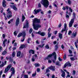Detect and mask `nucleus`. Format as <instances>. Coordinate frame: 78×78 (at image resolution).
<instances>
[{"label":"nucleus","mask_w":78,"mask_h":78,"mask_svg":"<svg viewBox=\"0 0 78 78\" xmlns=\"http://www.w3.org/2000/svg\"><path fill=\"white\" fill-rule=\"evenodd\" d=\"M40 23V19H38L37 18L33 20V26L34 30H37L39 28L41 27V26L40 24H36V23Z\"/></svg>","instance_id":"f257e3e1"},{"label":"nucleus","mask_w":78,"mask_h":78,"mask_svg":"<svg viewBox=\"0 0 78 78\" xmlns=\"http://www.w3.org/2000/svg\"><path fill=\"white\" fill-rule=\"evenodd\" d=\"M41 3L43 5L45 8H48L49 5V3L48 0H41Z\"/></svg>","instance_id":"f03ea898"},{"label":"nucleus","mask_w":78,"mask_h":78,"mask_svg":"<svg viewBox=\"0 0 78 78\" xmlns=\"http://www.w3.org/2000/svg\"><path fill=\"white\" fill-rule=\"evenodd\" d=\"M75 13L73 12V16L74 17L73 19H72L69 23V28L72 27L73 24L74 23V20H75Z\"/></svg>","instance_id":"7ed1b4c3"},{"label":"nucleus","mask_w":78,"mask_h":78,"mask_svg":"<svg viewBox=\"0 0 78 78\" xmlns=\"http://www.w3.org/2000/svg\"><path fill=\"white\" fill-rule=\"evenodd\" d=\"M41 11L42 10L41 9H37V10L35 9L33 12V14H37V13L39 12H40L41 11V14H44V13L43 12Z\"/></svg>","instance_id":"20e7f679"},{"label":"nucleus","mask_w":78,"mask_h":78,"mask_svg":"<svg viewBox=\"0 0 78 78\" xmlns=\"http://www.w3.org/2000/svg\"><path fill=\"white\" fill-rule=\"evenodd\" d=\"M53 55L54 56L55 59L56 60V53L55 52H54L51 54L49 55L46 58V59L48 60V59H49V58L51 57Z\"/></svg>","instance_id":"39448f33"},{"label":"nucleus","mask_w":78,"mask_h":78,"mask_svg":"<svg viewBox=\"0 0 78 78\" xmlns=\"http://www.w3.org/2000/svg\"><path fill=\"white\" fill-rule=\"evenodd\" d=\"M67 30H68V28L67 27V24L65 23L64 24V28H63L61 31L62 33H63V31H66L65 34H66V33H67Z\"/></svg>","instance_id":"423d86ee"},{"label":"nucleus","mask_w":78,"mask_h":78,"mask_svg":"<svg viewBox=\"0 0 78 78\" xmlns=\"http://www.w3.org/2000/svg\"><path fill=\"white\" fill-rule=\"evenodd\" d=\"M11 67H12L11 64H10L9 65H8V66H7L6 68H5L4 73H6V72H8L9 70L11 69Z\"/></svg>","instance_id":"0eeeda50"},{"label":"nucleus","mask_w":78,"mask_h":78,"mask_svg":"<svg viewBox=\"0 0 78 78\" xmlns=\"http://www.w3.org/2000/svg\"><path fill=\"white\" fill-rule=\"evenodd\" d=\"M11 70L12 71V73L11 76L9 77V78H11L12 75H13L15 73V70L14 68H11Z\"/></svg>","instance_id":"6e6552de"},{"label":"nucleus","mask_w":78,"mask_h":78,"mask_svg":"<svg viewBox=\"0 0 78 78\" xmlns=\"http://www.w3.org/2000/svg\"><path fill=\"white\" fill-rule=\"evenodd\" d=\"M20 20L19 18H17L16 22V26H18V25L19 24Z\"/></svg>","instance_id":"1a4fd4ad"},{"label":"nucleus","mask_w":78,"mask_h":78,"mask_svg":"<svg viewBox=\"0 0 78 78\" xmlns=\"http://www.w3.org/2000/svg\"><path fill=\"white\" fill-rule=\"evenodd\" d=\"M37 33V34H39L40 35H41L42 36H45V33L41 32V31H38Z\"/></svg>","instance_id":"9d476101"},{"label":"nucleus","mask_w":78,"mask_h":78,"mask_svg":"<svg viewBox=\"0 0 78 78\" xmlns=\"http://www.w3.org/2000/svg\"><path fill=\"white\" fill-rule=\"evenodd\" d=\"M55 66H51V67H49L48 69H51V70H52V71H55Z\"/></svg>","instance_id":"9b49d317"},{"label":"nucleus","mask_w":78,"mask_h":78,"mask_svg":"<svg viewBox=\"0 0 78 78\" xmlns=\"http://www.w3.org/2000/svg\"><path fill=\"white\" fill-rule=\"evenodd\" d=\"M6 62H7L6 61H5L4 63H5L3 62L2 64L1 65H0V68H2V67L4 66L5 65H6Z\"/></svg>","instance_id":"f8f14e48"},{"label":"nucleus","mask_w":78,"mask_h":78,"mask_svg":"<svg viewBox=\"0 0 78 78\" xmlns=\"http://www.w3.org/2000/svg\"><path fill=\"white\" fill-rule=\"evenodd\" d=\"M61 71L62 73L61 75L62 76V77H65V72L63 71V70H62V69L61 70Z\"/></svg>","instance_id":"ddd939ff"},{"label":"nucleus","mask_w":78,"mask_h":78,"mask_svg":"<svg viewBox=\"0 0 78 78\" xmlns=\"http://www.w3.org/2000/svg\"><path fill=\"white\" fill-rule=\"evenodd\" d=\"M10 7L15 11H17V8L14 5H10Z\"/></svg>","instance_id":"4468645a"},{"label":"nucleus","mask_w":78,"mask_h":78,"mask_svg":"<svg viewBox=\"0 0 78 78\" xmlns=\"http://www.w3.org/2000/svg\"><path fill=\"white\" fill-rule=\"evenodd\" d=\"M7 41V40H6V39H5L3 41V44H2V46H3V47H5L6 45V44H5V42H6Z\"/></svg>","instance_id":"2eb2a0df"},{"label":"nucleus","mask_w":78,"mask_h":78,"mask_svg":"<svg viewBox=\"0 0 78 78\" xmlns=\"http://www.w3.org/2000/svg\"><path fill=\"white\" fill-rule=\"evenodd\" d=\"M5 3H6V1H5V0H3L2 3V5L4 7H6V5Z\"/></svg>","instance_id":"dca6fc26"},{"label":"nucleus","mask_w":78,"mask_h":78,"mask_svg":"<svg viewBox=\"0 0 78 78\" xmlns=\"http://www.w3.org/2000/svg\"><path fill=\"white\" fill-rule=\"evenodd\" d=\"M12 17V15H11V14L7 13V17L9 19L10 17Z\"/></svg>","instance_id":"f3484780"},{"label":"nucleus","mask_w":78,"mask_h":78,"mask_svg":"<svg viewBox=\"0 0 78 78\" xmlns=\"http://www.w3.org/2000/svg\"><path fill=\"white\" fill-rule=\"evenodd\" d=\"M23 28H28V22L27 21L26 23V25L23 26Z\"/></svg>","instance_id":"a211bd4d"},{"label":"nucleus","mask_w":78,"mask_h":78,"mask_svg":"<svg viewBox=\"0 0 78 78\" xmlns=\"http://www.w3.org/2000/svg\"><path fill=\"white\" fill-rule=\"evenodd\" d=\"M29 53L30 54L32 53V54H34V51L32 49L30 50L29 51Z\"/></svg>","instance_id":"6ab92c4d"},{"label":"nucleus","mask_w":78,"mask_h":78,"mask_svg":"<svg viewBox=\"0 0 78 78\" xmlns=\"http://www.w3.org/2000/svg\"><path fill=\"white\" fill-rule=\"evenodd\" d=\"M20 54H21V53L20 52V51H19L17 53V57H20Z\"/></svg>","instance_id":"aec40b11"},{"label":"nucleus","mask_w":78,"mask_h":78,"mask_svg":"<svg viewBox=\"0 0 78 78\" xmlns=\"http://www.w3.org/2000/svg\"><path fill=\"white\" fill-rule=\"evenodd\" d=\"M35 66V67H39L40 66V64L39 63H35L34 64Z\"/></svg>","instance_id":"412c9836"},{"label":"nucleus","mask_w":78,"mask_h":78,"mask_svg":"<svg viewBox=\"0 0 78 78\" xmlns=\"http://www.w3.org/2000/svg\"><path fill=\"white\" fill-rule=\"evenodd\" d=\"M66 64H67V66H68L69 67H71V66H72L71 64H70V63L69 62H66Z\"/></svg>","instance_id":"4be33fe9"},{"label":"nucleus","mask_w":78,"mask_h":78,"mask_svg":"<svg viewBox=\"0 0 78 78\" xmlns=\"http://www.w3.org/2000/svg\"><path fill=\"white\" fill-rule=\"evenodd\" d=\"M22 22H23V21H24V20L25 19V16H24L23 14L22 15Z\"/></svg>","instance_id":"5701e85b"},{"label":"nucleus","mask_w":78,"mask_h":78,"mask_svg":"<svg viewBox=\"0 0 78 78\" xmlns=\"http://www.w3.org/2000/svg\"><path fill=\"white\" fill-rule=\"evenodd\" d=\"M59 37L61 39H62V34L59 33Z\"/></svg>","instance_id":"b1692460"},{"label":"nucleus","mask_w":78,"mask_h":78,"mask_svg":"<svg viewBox=\"0 0 78 78\" xmlns=\"http://www.w3.org/2000/svg\"><path fill=\"white\" fill-rule=\"evenodd\" d=\"M76 34H77V32H76L74 34H73V36L74 37H76Z\"/></svg>","instance_id":"393cba45"},{"label":"nucleus","mask_w":78,"mask_h":78,"mask_svg":"<svg viewBox=\"0 0 78 78\" xmlns=\"http://www.w3.org/2000/svg\"><path fill=\"white\" fill-rule=\"evenodd\" d=\"M44 45H45L44 44H43L42 45H39L38 46V47H41V48H42L44 46Z\"/></svg>","instance_id":"a878e982"},{"label":"nucleus","mask_w":78,"mask_h":78,"mask_svg":"<svg viewBox=\"0 0 78 78\" xmlns=\"http://www.w3.org/2000/svg\"><path fill=\"white\" fill-rule=\"evenodd\" d=\"M22 34L23 35V37H24L25 35H26V34L25 33V32L24 31L22 33Z\"/></svg>","instance_id":"bb28decb"},{"label":"nucleus","mask_w":78,"mask_h":78,"mask_svg":"<svg viewBox=\"0 0 78 78\" xmlns=\"http://www.w3.org/2000/svg\"><path fill=\"white\" fill-rule=\"evenodd\" d=\"M68 3L69 5H71V3H72V2H71V1L70 0H68Z\"/></svg>","instance_id":"cd10ccee"},{"label":"nucleus","mask_w":78,"mask_h":78,"mask_svg":"<svg viewBox=\"0 0 78 78\" xmlns=\"http://www.w3.org/2000/svg\"><path fill=\"white\" fill-rule=\"evenodd\" d=\"M55 50H57V49H58V45H55Z\"/></svg>","instance_id":"c85d7f7f"},{"label":"nucleus","mask_w":78,"mask_h":78,"mask_svg":"<svg viewBox=\"0 0 78 78\" xmlns=\"http://www.w3.org/2000/svg\"><path fill=\"white\" fill-rule=\"evenodd\" d=\"M56 65L57 66H60V64H59V61H57L56 62Z\"/></svg>","instance_id":"c756f323"},{"label":"nucleus","mask_w":78,"mask_h":78,"mask_svg":"<svg viewBox=\"0 0 78 78\" xmlns=\"http://www.w3.org/2000/svg\"><path fill=\"white\" fill-rule=\"evenodd\" d=\"M69 9L70 11V12H72L73 11V10L72 9V8L71 7H69Z\"/></svg>","instance_id":"7c9ffc66"},{"label":"nucleus","mask_w":78,"mask_h":78,"mask_svg":"<svg viewBox=\"0 0 78 78\" xmlns=\"http://www.w3.org/2000/svg\"><path fill=\"white\" fill-rule=\"evenodd\" d=\"M12 55L13 56V57H14V56H15V52L14 51L12 54Z\"/></svg>","instance_id":"2f4dec72"},{"label":"nucleus","mask_w":78,"mask_h":78,"mask_svg":"<svg viewBox=\"0 0 78 78\" xmlns=\"http://www.w3.org/2000/svg\"><path fill=\"white\" fill-rule=\"evenodd\" d=\"M70 58L71 61H74V60H75V59L73 57H71Z\"/></svg>","instance_id":"473e14b6"},{"label":"nucleus","mask_w":78,"mask_h":78,"mask_svg":"<svg viewBox=\"0 0 78 78\" xmlns=\"http://www.w3.org/2000/svg\"><path fill=\"white\" fill-rule=\"evenodd\" d=\"M22 35V33L19 34L18 35V37H20Z\"/></svg>","instance_id":"72a5a7b5"},{"label":"nucleus","mask_w":78,"mask_h":78,"mask_svg":"<svg viewBox=\"0 0 78 78\" xmlns=\"http://www.w3.org/2000/svg\"><path fill=\"white\" fill-rule=\"evenodd\" d=\"M51 34H50V32H48V37H50V36H51Z\"/></svg>","instance_id":"f704fd0d"},{"label":"nucleus","mask_w":78,"mask_h":78,"mask_svg":"<svg viewBox=\"0 0 78 78\" xmlns=\"http://www.w3.org/2000/svg\"><path fill=\"white\" fill-rule=\"evenodd\" d=\"M77 43H76V42H75V47H76L77 48H78V45H77Z\"/></svg>","instance_id":"c9c22d12"},{"label":"nucleus","mask_w":78,"mask_h":78,"mask_svg":"<svg viewBox=\"0 0 78 78\" xmlns=\"http://www.w3.org/2000/svg\"><path fill=\"white\" fill-rule=\"evenodd\" d=\"M6 53V51H4L3 52H2V55H5Z\"/></svg>","instance_id":"e433bc0d"},{"label":"nucleus","mask_w":78,"mask_h":78,"mask_svg":"<svg viewBox=\"0 0 78 78\" xmlns=\"http://www.w3.org/2000/svg\"><path fill=\"white\" fill-rule=\"evenodd\" d=\"M24 78H28V75H27L26 74L24 75Z\"/></svg>","instance_id":"4c0bfd02"},{"label":"nucleus","mask_w":78,"mask_h":78,"mask_svg":"<svg viewBox=\"0 0 78 78\" xmlns=\"http://www.w3.org/2000/svg\"><path fill=\"white\" fill-rule=\"evenodd\" d=\"M25 47V45H23L20 46L21 48H23Z\"/></svg>","instance_id":"58836bf2"},{"label":"nucleus","mask_w":78,"mask_h":78,"mask_svg":"<svg viewBox=\"0 0 78 78\" xmlns=\"http://www.w3.org/2000/svg\"><path fill=\"white\" fill-rule=\"evenodd\" d=\"M45 48H46V49H49V47L48 45H46L45 46Z\"/></svg>","instance_id":"ea45409f"},{"label":"nucleus","mask_w":78,"mask_h":78,"mask_svg":"<svg viewBox=\"0 0 78 78\" xmlns=\"http://www.w3.org/2000/svg\"><path fill=\"white\" fill-rule=\"evenodd\" d=\"M46 72V73H48V72H50V70H49L48 69H47Z\"/></svg>","instance_id":"a19ab883"},{"label":"nucleus","mask_w":78,"mask_h":78,"mask_svg":"<svg viewBox=\"0 0 78 78\" xmlns=\"http://www.w3.org/2000/svg\"><path fill=\"white\" fill-rule=\"evenodd\" d=\"M36 75V73L35 72V73L33 74L32 75V76L33 77H34V76H35Z\"/></svg>","instance_id":"79ce46f5"},{"label":"nucleus","mask_w":78,"mask_h":78,"mask_svg":"<svg viewBox=\"0 0 78 78\" xmlns=\"http://www.w3.org/2000/svg\"><path fill=\"white\" fill-rule=\"evenodd\" d=\"M69 53H70V54H72V51H71L69 49Z\"/></svg>","instance_id":"37998d69"},{"label":"nucleus","mask_w":78,"mask_h":78,"mask_svg":"<svg viewBox=\"0 0 78 78\" xmlns=\"http://www.w3.org/2000/svg\"><path fill=\"white\" fill-rule=\"evenodd\" d=\"M32 31H33V29H30L29 30V32L30 33H31L32 32Z\"/></svg>","instance_id":"c03bdc74"},{"label":"nucleus","mask_w":78,"mask_h":78,"mask_svg":"<svg viewBox=\"0 0 78 78\" xmlns=\"http://www.w3.org/2000/svg\"><path fill=\"white\" fill-rule=\"evenodd\" d=\"M73 75H75V73H76V72L75 71V70H73Z\"/></svg>","instance_id":"a18cd8bd"},{"label":"nucleus","mask_w":78,"mask_h":78,"mask_svg":"<svg viewBox=\"0 0 78 78\" xmlns=\"http://www.w3.org/2000/svg\"><path fill=\"white\" fill-rule=\"evenodd\" d=\"M67 66V64H66V63L63 66V68H66V67Z\"/></svg>","instance_id":"49530a36"},{"label":"nucleus","mask_w":78,"mask_h":78,"mask_svg":"<svg viewBox=\"0 0 78 78\" xmlns=\"http://www.w3.org/2000/svg\"><path fill=\"white\" fill-rule=\"evenodd\" d=\"M37 72H40V68H37Z\"/></svg>","instance_id":"de8ad7c7"},{"label":"nucleus","mask_w":78,"mask_h":78,"mask_svg":"<svg viewBox=\"0 0 78 78\" xmlns=\"http://www.w3.org/2000/svg\"><path fill=\"white\" fill-rule=\"evenodd\" d=\"M31 41V39L29 38L27 40V42L29 44L30 41Z\"/></svg>","instance_id":"09e8293b"},{"label":"nucleus","mask_w":78,"mask_h":78,"mask_svg":"<svg viewBox=\"0 0 78 78\" xmlns=\"http://www.w3.org/2000/svg\"><path fill=\"white\" fill-rule=\"evenodd\" d=\"M66 17L68 19H69V16L67 14H66Z\"/></svg>","instance_id":"8fccbe9b"},{"label":"nucleus","mask_w":78,"mask_h":78,"mask_svg":"<svg viewBox=\"0 0 78 78\" xmlns=\"http://www.w3.org/2000/svg\"><path fill=\"white\" fill-rule=\"evenodd\" d=\"M70 75H69V74H68L66 76V78H67L68 77L70 78Z\"/></svg>","instance_id":"3c124183"},{"label":"nucleus","mask_w":78,"mask_h":78,"mask_svg":"<svg viewBox=\"0 0 78 78\" xmlns=\"http://www.w3.org/2000/svg\"><path fill=\"white\" fill-rule=\"evenodd\" d=\"M2 70L0 72V78H1V75H2Z\"/></svg>","instance_id":"603ef678"},{"label":"nucleus","mask_w":78,"mask_h":78,"mask_svg":"<svg viewBox=\"0 0 78 78\" xmlns=\"http://www.w3.org/2000/svg\"><path fill=\"white\" fill-rule=\"evenodd\" d=\"M52 62H51V60H48V63H51Z\"/></svg>","instance_id":"864d4df0"},{"label":"nucleus","mask_w":78,"mask_h":78,"mask_svg":"<svg viewBox=\"0 0 78 78\" xmlns=\"http://www.w3.org/2000/svg\"><path fill=\"white\" fill-rule=\"evenodd\" d=\"M30 61L29 60H27L26 61V62L27 63V64H29V63H30Z\"/></svg>","instance_id":"5fc2aeb1"},{"label":"nucleus","mask_w":78,"mask_h":78,"mask_svg":"<svg viewBox=\"0 0 78 78\" xmlns=\"http://www.w3.org/2000/svg\"><path fill=\"white\" fill-rule=\"evenodd\" d=\"M2 37H3V39H5V34H3L2 35Z\"/></svg>","instance_id":"6e6d98bb"},{"label":"nucleus","mask_w":78,"mask_h":78,"mask_svg":"<svg viewBox=\"0 0 78 78\" xmlns=\"http://www.w3.org/2000/svg\"><path fill=\"white\" fill-rule=\"evenodd\" d=\"M72 33V31H70L68 33V35H70Z\"/></svg>","instance_id":"4d7b16f0"},{"label":"nucleus","mask_w":78,"mask_h":78,"mask_svg":"<svg viewBox=\"0 0 78 78\" xmlns=\"http://www.w3.org/2000/svg\"><path fill=\"white\" fill-rule=\"evenodd\" d=\"M12 12H11V11H9L7 13V14H12Z\"/></svg>","instance_id":"13d9d810"},{"label":"nucleus","mask_w":78,"mask_h":78,"mask_svg":"<svg viewBox=\"0 0 78 78\" xmlns=\"http://www.w3.org/2000/svg\"><path fill=\"white\" fill-rule=\"evenodd\" d=\"M14 34L15 35V36H17V33H16V32L15 31L14 32Z\"/></svg>","instance_id":"bf43d9fd"},{"label":"nucleus","mask_w":78,"mask_h":78,"mask_svg":"<svg viewBox=\"0 0 78 78\" xmlns=\"http://www.w3.org/2000/svg\"><path fill=\"white\" fill-rule=\"evenodd\" d=\"M38 6L39 7V8H41V4L39 3Z\"/></svg>","instance_id":"052dcab7"},{"label":"nucleus","mask_w":78,"mask_h":78,"mask_svg":"<svg viewBox=\"0 0 78 78\" xmlns=\"http://www.w3.org/2000/svg\"><path fill=\"white\" fill-rule=\"evenodd\" d=\"M45 68V66H43L42 67H41V69L42 70H44Z\"/></svg>","instance_id":"680f3d73"},{"label":"nucleus","mask_w":78,"mask_h":78,"mask_svg":"<svg viewBox=\"0 0 78 78\" xmlns=\"http://www.w3.org/2000/svg\"><path fill=\"white\" fill-rule=\"evenodd\" d=\"M61 48H62V49H63V48H64V45L63 44H62V45H61Z\"/></svg>","instance_id":"e2e57ef3"},{"label":"nucleus","mask_w":78,"mask_h":78,"mask_svg":"<svg viewBox=\"0 0 78 78\" xmlns=\"http://www.w3.org/2000/svg\"><path fill=\"white\" fill-rule=\"evenodd\" d=\"M66 9H67V11H68V9H69V6H66Z\"/></svg>","instance_id":"0e129e2a"},{"label":"nucleus","mask_w":78,"mask_h":78,"mask_svg":"<svg viewBox=\"0 0 78 78\" xmlns=\"http://www.w3.org/2000/svg\"><path fill=\"white\" fill-rule=\"evenodd\" d=\"M59 61H62V59H61V58H60V57H58V58Z\"/></svg>","instance_id":"69168bd1"},{"label":"nucleus","mask_w":78,"mask_h":78,"mask_svg":"<svg viewBox=\"0 0 78 78\" xmlns=\"http://www.w3.org/2000/svg\"><path fill=\"white\" fill-rule=\"evenodd\" d=\"M61 25H62V24L61 23H60L59 25H58V27H59V28H60V27H61Z\"/></svg>","instance_id":"338daca9"},{"label":"nucleus","mask_w":78,"mask_h":78,"mask_svg":"<svg viewBox=\"0 0 78 78\" xmlns=\"http://www.w3.org/2000/svg\"><path fill=\"white\" fill-rule=\"evenodd\" d=\"M55 78V75H53L52 76V78Z\"/></svg>","instance_id":"774afa93"}]
</instances>
